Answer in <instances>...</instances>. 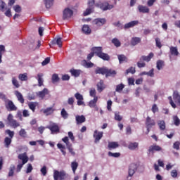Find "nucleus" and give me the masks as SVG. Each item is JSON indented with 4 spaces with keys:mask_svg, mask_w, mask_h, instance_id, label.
Returning a JSON list of instances; mask_svg holds the SVG:
<instances>
[{
    "mask_svg": "<svg viewBox=\"0 0 180 180\" xmlns=\"http://www.w3.org/2000/svg\"><path fill=\"white\" fill-rule=\"evenodd\" d=\"M95 74H101V75H105V78H108V77H115L117 72L116 70L109 69L106 67H97L95 70Z\"/></svg>",
    "mask_w": 180,
    "mask_h": 180,
    "instance_id": "1",
    "label": "nucleus"
},
{
    "mask_svg": "<svg viewBox=\"0 0 180 180\" xmlns=\"http://www.w3.org/2000/svg\"><path fill=\"white\" fill-rule=\"evenodd\" d=\"M153 57H154V53L153 52H150L148 56H142L139 58V61L137 62V67L139 68H144V67H146V63L144 61H146V63H150Z\"/></svg>",
    "mask_w": 180,
    "mask_h": 180,
    "instance_id": "2",
    "label": "nucleus"
},
{
    "mask_svg": "<svg viewBox=\"0 0 180 180\" xmlns=\"http://www.w3.org/2000/svg\"><path fill=\"white\" fill-rule=\"evenodd\" d=\"M69 175L64 170H53V179L54 180H65L68 178Z\"/></svg>",
    "mask_w": 180,
    "mask_h": 180,
    "instance_id": "3",
    "label": "nucleus"
},
{
    "mask_svg": "<svg viewBox=\"0 0 180 180\" xmlns=\"http://www.w3.org/2000/svg\"><path fill=\"white\" fill-rule=\"evenodd\" d=\"M87 5L88 8L83 13L84 16H88V15H91V13L94 12L95 6H98V4H95V0H88Z\"/></svg>",
    "mask_w": 180,
    "mask_h": 180,
    "instance_id": "4",
    "label": "nucleus"
},
{
    "mask_svg": "<svg viewBox=\"0 0 180 180\" xmlns=\"http://www.w3.org/2000/svg\"><path fill=\"white\" fill-rule=\"evenodd\" d=\"M72 15H74V11L69 8H66L63 11V20H66V19H70Z\"/></svg>",
    "mask_w": 180,
    "mask_h": 180,
    "instance_id": "5",
    "label": "nucleus"
},
{
    "mask_svg": "<svg viewBox=\"0 0 180 180\" xmlns=\"http://www.w3.org/2000/svg\"><path fill=\"white\" fill-rule=\"evenodd\" d=\"M137 168H139V165L136 163H132L129 165V176H133L134 174H136V171H137Z\"/></svg>",
    "mask_w": 180,
    "mask_h": 180,
    "instance_id": "6",
    "label": "nucleus"
},
{
    "mask_svg": "<svg viewBox=\"0 0 180 180\" xmlns=\"http://www.w3.org/2000/svg\"><path fill=\"white\" fill-rule=\"evenodd\" d=\"M6 108L8 112H13L18 110V107L15 105L13 101L9 100L7 103L6 104Z\"/></svg>",
    "mask_w": 180,
    "mask_h": 180,
    "instance_id": "7",
    "label": "nucleus"
},
{
    "mask_svg": "<svg viewBox=\"0 0 180 180\" xmlns=\"http://www.w3.org/2000/svg\"><path fill=\"white\" fill-rule=\"evenodd\" d=\"M93 136L95 139L94 143H98V141L103 137V132L95 130Z\"/></svg>",
    "mask_w": 180,
    "mask_h": 180,
    "instance_id": "8",
    "label": "nucleus"
},
{
    "mask_svg": "<svg viewBox=\"0 0 180 180\" xmlns=\"http://www.w3.org/2000/svg\"><path fill=\"white\" fill-rule=\"evenodd\" d=\"M148 151L154 153L155 151H162V148L157 144H153L149 147Z\"/></svg>",
    "mask_w": 180,
    "mask_h": 180,
    "instance_id": "9",
    "label": "nucleus"
},
{
    "mask_svg": "<svg viewBox=\"0 0 180 180\" xmlns=\"http://www.w3.org/2000/svg\"><path fill=\"white\" fill-rule=\"evenodd\" d=\"M51 131L52 134L54 133H58L60 131V127L57 125V124H52L47 127Z\"/></svg>",
    "mask_w": 180,
    "mask_h": 180,
    "instance_id": "10",
    "label": "nucleus"
},
{
    "mask_svg": "<svg viewBox=\"0 0 180 180\" xmlns=\"http://www.w3.org/2000/svg\"><path fill=\"white\" fill-rule=\"evenodd\" d=\"M173 100L177 106H180V95L178 91H174L173 92Z\"/></svg>",
    "mask_w": 180,
    "mask_h": 180,
    "instance_id": "11",
    "label": "nucleus"
},
{
    "mask_svg": "<svg viewBox=\"0 0 180 180\" xmlns=\"http://www.w3.org/2000/svg\"><path fill=\"white\" fill-rule=\"evenodd\" d=\"M98 103V97H95L93 100L90 101L89 102V108H95V110H99V108H98V105H96V103Z\"/></svg>",
    "mask_w": 180,
    "mask_h": 180,
    "instance_id": "12",
    "label": "nucleus"
},
{
    "mask_svg": "<svg viewBox=\"0 0 180 180\" xmlns=\"http://www.w3.org/2000/svg\"><path fill=\"white\" fill-rule=\"evenodd\" d=\"M94 25L96 26H103L106 23V19L105 18H96L93 21Z\"/></svg>",
    "mask_w": 180,
    "mask_h": 180,
    "instance_id": "13",
    "label": "nucleus"
},
{
    "mask_svg": "<svg viewBox=\"0 0 180 180\" xmlns=\"http://www.w3.org/2000/svg\"><path fill=\"white\" fill-rule=\"evenodd\" d=\"M145 124L146 127H153V126H155V121L151 119L150 116H148L146 117Z\"/></svg>",
    "mask_w": 180,
    "mask_h": 180,
    "instance_id": "14",
    "label": "nucleus"
},
{
    "mask_svg": "<svg viewBox=\"0 0 180 180\" xmlns=\"http://www.w3.org/2000/svg\"><path fill=\"white\" fill-rule=\"evenodd\" d=\"M91 51L94 53V54H96L97 57H99L100 55L103 53L102 46H94L91 48Z\"/></svg>",
    "mask_w": 180,
    "mask_h": 180,
    "instance_id": "15",
    "label": "nucleus"
},
{
    "mask_svg": "<svg viewBox=\"0 0 180 180\" xmlns=\"http://www.w3.org/2000/svg\"><path fill=\"white\" fill-rule=\"evenodd\" d=\"M139 25V20H133L131 21L124 25V29H130V27H134V26H137Z\"/></svg>",
    "mask_w": 180,
    "mask_h": 180,
    "instance_id": "16",
    "label": "nucleus"
},
{
    "mask_svg": "<svg viewBox=\"0 0 180 180\" xmlns=\"http://www.w3.org/2000/svg\"><path fill=\"white\" fill-rule=\"evenodd\" d=\"M100 8L102 9V11H108L110 9H113V5L109 4V3L105 2L103 3L100 5Z\"/></svg>",
    "mask_w": 180,
    "mask_h": 180,
    "instance_id": "17",
    "label": "nucleus"
},
{
    "mask_svg": "<svg viewBox=\"0 0 180 180\" xmlns=\"http://www.w3.org/2000/svg\"><path fill=\"white\" fill-rule=\"evenodd\" d=\"M138 11L141 12V13H150V8L146 6L139 5Z\"/></svg>",
    "mask_w": 180,
    "mask_h": 180,
    "instance_id": "18",
    "label": "nucleus"
},
{
    "mask_svg": "<svg viewBox=\"0 0 180 180\" xmlns=\"http://www.w3.org/2000/svg\"><path fill=\"white\" fill-rule=\"evenodd\" d=\"M51 44L52 45L57 44V46H58V47H60V49H61L63 47V41H61V37L55 38L53 40H52L51 41Z\"/></svg>",
    "mask_w": 180,
    "mask_h": 180,
    "instance_id": "19",
    "label": "nucleus"
},
{
    "mask_svg": "<svg viewBox=\"0 0 180 180\" xmlns=\"http://www.w3.org/2000/svg\"><path fill=\"white\" fill-rule=\"evenodd\" d=\"M15 95L20 103H25V98H23V95H22L21 92L19 91H15Z\"/></svg>",
    "mask_w": 180,
    "mask_h": 180,
    "instance_id": "20",
    "label": "nucleus"
},
{
    "mask_svg": "<svg viewBox=\"0 0 180 180\" xmlns=\"http://www.w3.org/2000/svg\"><path fill=\"white\" fill-rule=\"evenodd\" d=\"M18 158L22 161V164H26L29 161V158H27L26 153L18 155Z\"/></svg>",
    "mask_w": 180,
    "mask_h": 180,
    "instance_id": "21",
    "label": "nucleus"
},
{
    "mask_svg": "<svg viewBox=\"0 0 180 180\" xmlns=\"http://www.w3.org/2000/svg\"><path fill=\"white\" fill-rule=\"evenodd\" d=\"M70 72L71 75H72V77H75L76 78H77V77H79V75H81V72H82V71L81 70L71 69L70 70Z\"/></svg>",
    "mask_w": 180,
    "mask_h": 180,
    "instance_id": "22",
    "label": "nucleus"
},
{
    "mask_svg": "<svg viewBox=\"0 0 180 180\" xmlns=\"http://www.w3.org/2000/svg\"><path fill=\"white\" fill-rule=\"evenodd\" d=\"M37 96L43 99L46 95H49V89L44 88L42 91L37 93Z\"/></svg>",
    "mask_w": 180,
    "mask_h": 180,
    "instance_id": "23",
    "label": "nucleus"
},
{
    "mask_svg": "<svg viewBox=\"0 0 180 180\" xmlns=\"http://www.w3.org/2000/svg\"><path fill=\"white\" fill-rule=\"evenodd\" d=\"M105 88L106 86H105L103 80H100V82L97 83V90L98 92H102Z\"/></svg>",
    "mask_w": 180,
    "mask_h": 180,
    "instance_id": "24",
    "label": "nucleus"
},
{
    "mask_svg": "<svg viewBox=\"0 0 180 180\" xmlns=\"http://www.w3.org/2000/svg\"><path fill=\"white\" fill-rule=\"evenodd\" d=\"M117 58L120 64H122V63H127L129 61V59L124 54L117 55Z\"/></svg>",
    "mask_w": 180,
    "mask_h": 180,
    "instance_id": "25",
    "label": "nucleus"
},
{
    "mask_svg": "<svg viewBox=\"0 0 180 180\" xmlns=\"http://www.w3.org/2000/svg\"><path fill=\"white\" fill-rule=\"evenodd\" d=\"M86 120L85 116L84 115H77L76 122L77 124H81V123H84Z\"/></svg>",
    "mask_w": 180,
    "mask_h": 180,
    "instance_id": "26",
    "label": "nucleus"
},
{
    "mask_svg": "<svg viewBox=\"0 0 180 180\" xmlns=\"http://www.w3.org/2000/svg\"><path fill=\"white\" fill-rule=\"evenodd\" d=\"M170 53L172 56H179V52H178V47L171 46L170 47Z\"/></svg>",
    "mask_w": 180,
    "mask_h": 180,
    "instance_id": "27",
    "label": "nucleus"
},
{
    "mask_svg": "<svg viewBox=\"0 0 180 180\" xmlns=\"http://www.w3.org/2000/svg\"><path fill=\"white\" fill-rule=\"evenodd\" d=\"M108 147L109 150H115L119 147V143L117 142H109Z\"/></svg>",
    "mask_w": 180,
    "mask_h": 180,
    "instance_id": "28",
    "label": "nucleus"
},
{
    "mask_svg": "<svg viewBox=\"0 0 180 180\" xmlns=\"http://www.w3.org/2000/svg\"><path fill=\"white\" fill-rule=\"evenodd\" d=\"M128 148L129 150H136V148H139V143H137V142L129 143V144L128 146Z\"/></svg>",
    "mask_w": 180,
    "mask_h": 180,
    "instance_id": "29",
    "label": "nucleus"
},
{
    "mask_svg": "<svg viewBox=\"0 0 180 180\" xmlns=\"http://www.w3.org/2000/svg\"><path fill=\"white\" fill-rule=\"evenodd\" d=\"M98 57L104 61H109L110 60V56L108 53H105L103 52Z\"/></svg>",
    "mask_w": 180,
    "mask_h": 180,
    "instance_id": "30",
    "label": "nucleus"
},
{
    "mask_svg": "<svg viewBox=\"0 0 180 180\" xmlns=\"http://www.w3.org/2000/svg\"><path fill=\"white\" fill-rule=\"evenodd\" d=\"M45 6L47 9H50L54 4V0H44Z\"/></svg>",
    "mask_w": 180,
    "mask_h": 180,
    "instance_id": "31",
    "label": "nucleus"
},
{
    "mask_svg": "<svg viewBox=\"0 0 180 180\" xmlns=\"http://www.w3.org/2000/svg\"><path fill=\"white\" fill-rule=\"evenodd\" d=\"M43 73H39L37 75V80H38V86H43Z\"/></svg>",
    "mask_w": 180,
    "mask_h": 180,
    "instance_id": "32",
    "label": "nucleus"
},
{
    "mask_svg": "<svg viewBox=\"0 0 180 180\" xmlns=\"http://www.w3.org/2000/svg\"><path fill=\"white\" fill-rule=\"evenodd\" d=\"M140 41H141V39L139 37H133L131 40V46H137Z\"/></svg>",
    "mask_w": 180,
    "mask_h": 180,
    "instance_id": "33",
    "label": "nucleus"
},
{
    "mask_svg": "<svg viewBox=\"0 0 180 180\" xmlns=\"http://www.w3.org/2000/svg\"><path fill=\"white\" fill-rule=\"evenodd\" d=\"M71 168L73 174H75V172H77V169H78V163L77 161H73L71 162Z\"/></svg>",
    "mask_w": 180,
    "mask_h": 180,
    "instance_id": "34",
    "label": "nucleus"
},
{
    "mask_svg": "<svg viewBox=\"0 0 180 180\" xmlns=\"http://www.w3.org/2000/svg\"><path fill=\"white\" fill-rule=\"evenodd\" d=\"M12 143V138L6 137L4 139V146L6 148H9V146Z\"/></svg>",
    "mask_w": 180,
    "mask_h": 180,
    "instance_id": "35",
    "label": "nucleus"
},
{
    "mask_svg": "<svg viewBox=\"0 0 180 180\" xmlns=\"http://www.w3.org/2000/svg\"><path fill=\"white\" fill-rule=\"evenodd\" d=\"M158 125L159 127L160 130L164 131L165 130L166 126H165V121L164 120H160L158 122Z\"/></svg>",
    "mask_w": 180,
    "mask_h": 180,
    "instance_id": "36",
    "label": "nucleus"
},
{
    "mask_svg": "<svg viewBox=\"0 0 180 180\" xmlns=\"http://www.w3.org/2000/svg\"><path fill=\"white\" fill-rule=\"evenodd\" d=\"M53 112H54V108H53L52 107H49L44 110V113L46 115V116L52 115V113Z\"/></svg>",
    "mask_w": 180,
    "mask_h": 180,
    "instance_id": "37",
    "label": "nucleus"
},
{
    "mask_svg": "<svg viewBox=\"0 0 180 180\" xmlns=\"http://www.w3.org/2000/svg\"><path fill=\"white\" fill-rule=\"evenodd\" d=\"M82 32H84L85 34H91V30L88 25H84L82 27Z\"/></svg>",
    "mask_w": 180,
    "mask_h": 180,
    "instance_id": "38",
    "label": "nucleus"
},
{
    "mask_svg": "<svg viewBox=\"0 0 180 180\" xmlns=\"http://www.w3.org/2000/svg\"><path fill=\"white\" fill-rule=\"evenodd\" d=\"M52 83L57 84V82H60V77L58 74H53L51 77Z\"/></svg>",
    "mask_w": 180,
    "mask_h": 180,
    "instance_id": "39",
    "label": "nucleus"
},
{
    "mask_svg": "<svg viewBox=\"0 0 180 180\" xmlns=\"http://www.w3.org/2000/svg\"><path fill=\"white\" fill-rule=\"evenodd\" d=\"M111 42L112 44H114V46H115V47H120V46H122V43L120 41H119V39H117V38L112 39Z\"/></svg>",
    "mask_w": 180,
    "mask_h": 180,
    "instance_id": "40",
    "label": "nucleus"
},
{
    "mask_svg": "<svg viewBox=\"0 0 180 180\" xmlns=\"http://www.w3.org/2000/svg\"><path fill=\"white\" fill-rule=\"evenodd\" d=\"M57 147L61 151L62 154H63V155H65L67 154V152L65 151V146L62 145L61 143H58Z\"/></svg>",
    "mask_w": 180,
    "mask_h": 180,
    "instance_id": "41",
    "label": "nucleus"
},
{
    "mask_svg": "<svg viewBox=\"0 0 180 180\" xmlns=\"http://www.w3.org/2000/svg\"><path fill=\"white\" fill-rule=\"evenodd\" d=\"M19 136L20 137H22L23 139H26V137H27V132L26 131V130L25 129H21L19 131Z\"/></svg>",
    "mask_w": 180,
    "mask_h": 180,
    "instance_id": "42",
    "label": "nucleus"
},
{
    "mask_svg": "<svg viewBox=\"0 0 180 180\" xmlns=\"http://www.w3.org/2000/svg\"><path fill=\"white\" fill-rule=\"evenodd\" d=\"M18 79L20 81H27V73L20 74Z\"/></svg>",
    "mask_w": 180,
    "mask_h": 180,
    "instance_id": "43",
    "label": "nucleus"
},
{
    "mask_svg": "<svg viewBox=\"0 0 180 180\" xmlns=\"http://www.w3.org/2000/svg\"><path fill=\"white\" fill-rule=\"evenodd\" d=\"M28 106L32 112H34L36 110V107L37 106V103L31 102L28 104Z\"/></svg>",
    "mask_w": 180,
    "mask_h": 180,
    "instance_id": "44",
    "label": "nucleus"
},
{
    "mask_svg": "<svg viewBox=\"0 0 180 180\" xmlns=\"http://www.w3.org/2000/svg\"><path fill=\"white\" fill-rule=\"evenodd\" d=\"M9 124L12 127H13V129H16V127H19V126H20V124L19 122H18V121H16L15 120H14L13 121H11L9 123Z\"/></svg>",
    "mask_w": 180,
    "mask_h": 180,
    "instance_id": "45",
    "label": "nucleus"
},
{
    "mask_svg": "<svg viewBox=\"0 0 180 180\" xmlns=\"http://www.w3.org/2000/svg\"><path fill=\"white\" fill-rule=\"evenodd\" d=\"M163 65H164V61L163 60H159L157 61L156 67H157V69L159 71H160V70H161L162 68Z\"/></svg>",
    "mask_w": 180,
    "mask_h": 180,
    "instance_id": "46",
    "label": "nucleus"
},
{
    "mask_svg": "<svg viewBox=\"0 0 180 180\" xmlns=\"http://www.w3.org/2000/svg\"><path fill=\"white\" fill-rule=\"evenodd\" d=\"M5 133L9 136V139H13V136H15V131H11V129H6Z\"/></svg>",
    "mask_w": 180,
    "mask_h": 180,
    "instance_id": "47",
    "label": "nucleus"
},
{
    "mask_svg": "<svg viewBox=\"0 0 180 180\" xmlns=\"http://www.w3.org/2000/svg\"><path fill=\"white\" fill-rule=\"evenodd\" d=\"M124 89V84L121 83L117 85L115 91L116 92H122V91H123Z\"/></svg>",
    "mask_w": 180,
    "mask_h": 180,
    "instance_id": "48",
    "label": "nucleus"
},
{
    "mask_svg": "<svg viewBox=\"0 0 180 180\" xmlns=\"http://www.w3.org/2000/svg\"><path fill=\"white\" fill-rule=\"evenodd\" d=\"M60 115L63 119H68V112L65 110V108H63L61 110Z\"/></svg>",
    "mask_w": 180,
    "mask_h": 180,
    "instance_id": "49",
    "label": "nucleus"
},
{
    "mask_svg": "<svg viewBox=\"0 0 180 180\" xmlns=\"http://www.w3.org/2000/svg\"><path fill=\"white\" fill-rule=\"evenodd\" d=\"M108 157H113L114 158H119L120 157V153H112L108 152Z\"/></svg>",
    "mask_w": 180,
    "mask_h": 180,
    "instance_id": "50",
    "label": "nucleus"
},
{
    "mask_svg": "<svg viewBox=\"0 0 180 180\" xmlns=\"http://www.w3.org/2000/svg\"><path fill=\"white\" fill-rule=\"evenodd\" d=\"M6 6V4L4 3V1L0 0V11H1V12H5Z\"/></svg>",
    "mask_w": 180,
    "mask_h": 180,
    "instance_id": "51",
    "label": "nucleus"
},
{
    "mask_svg": "<svg viewBox=\"0 0 180 180\" xmlns=\"http://www.w3.org/2000/svg\"><path fill=\"white\" fill-rule=\"evenodd\" d=\"M136 68L134 67H130L129 69L126 70L125 74H135Z\"/></svg>",
    "mask_w": 180,
    "mask_h": 180,
    "instance_id": "52",
    "label": "nucleus"
},
{
    "mask_svg": "<svg viewBox=\"0 0 180 180\" xmlns=\"http://www.w3.org/2000/svg\"><path fill=\"white\" fill-rule=\"evenodd\" d=\"M115 120H117V122H122L123 120V117L120 115L119 112L115 113Z\"/></svg>",
    "mask_w": 180,
    "mask_h": 180,
    "instance_id": "53",
    "label": "nucleus"
},
{
    "mask_svg": "<svg viewBox=\"0 0 180 180\" xmlns=\"http://www.w3.org/2000/svg\"><path fill=\"white\" fill-rule=\"evenodd\" d=\"M62 141L66 144V147H68L71 145V143H70V139H68V136H65L62 139Z\"/></svg>",
    "mask_w": 180,
    "mask_h": 180,
    "instance_id": "54",
    "label": "nucleus"
},
{
    "mask_svg": "<svg viewBox=\"0 0 180 180\" xmlns=\"http://www.w3.org/2000/svg\"><path fill=\"white\" fill-rule=\"evenodd\" d=\"M12 84L15 88H19L20 86V84H19V82H18V79H16L15 77L12 78Z\"/></svg>",
    "mask_w": 180,
    "mask_h": 180,
    "instance_id": "55",
    "label": "nucleus"
},
{
    "mask_svg": "<svg viewBox=\"0 0 180 180\" xmlns=\"http://www.w3.org/2000/svg\"><path fill=\"white\" fill-rule=\"evenodd\" d=\"M173 120H174V123L175 126H179V124H180V120H179V118L176 115H174L173 117Z\"/></svg>",
    "mask_w": 180,
    "mask_h": 180,
    "instance_id": "56",
    "label": "nucleus"
},
{
    "mask_svg": "<svg viewBox=\"0 0 180 180\" xmlns=\"http://www.w3.org/2000/svg\"><path fill=\"white\" fill-rule=\"evenodd\" d=\"M168 100L169 101V103H170L171 106L174 109L176 108V104H175V103L174 102V100H172V96H169Z\"/></svg>",
    "mask_w": 180,
    "mask_h": 180,
    "instance_id": "57",
    "label": "nucleus"
},
{
    "mask_svg": "<svg viewBox=\"0 0 180 180\" xmlns=\"http://www.w3.org/2000/svg\"><path fill=\"white\" fill-rule=\"evenodd\" d=\"M15 165L11 166L9 172H8V176H13V174H15Z\"/></svg>",
    "mask_w": 180,
    "mask_h": 180,
    "instance_id": "58",
    "label": "nucleus"
},
{
    "mask_svg": "<svg viewBox=\"0 0 180 180\" xmlns=\"http://www.w3.org/2000/svg\"><path fill=\"white\" fill-rule=\"evenodd\" d=\"M89 94L90 96H91L92 98H98V96H96V90H95V89H91L89 91Z\"/></svg>",
    "mask_w": 180,
    "mask_h": 180,
    "instance_id": "59",
    "label": "nucleus"
},
{
    "mask_svg": "<svg viewBox=\"0 0 180 180\" xmlns=\"http://www.w3.org/2000/svg\"><path fill=\"white\" fill-rule=\"evenodd\" d=\"M156 47L161 49L162 47V44H161V39L160 38H155Z\"/></svg>",
    "mask_w": 180,
    "mask_h": 180,
    "instance_id": "60",
    "label": "nucleus"
},
{
    "mask_svg": "<svg viewBox=\"0 0 180 180\" xmlns=\"http://www.w3.org/2000/svg\"><path fill=\"white\" fill-rule=\"evenodd\" d=\"M75 97L76 98V99L77 101H84V96H82V94H81L79 93H76L75 94Z\"/></svg>",
    "mask_w": 180,
    "mask_h": 180,
    "instance_id": "61",
    "label": "nucleus"
},
{
    "mask_svg": "<svg viewBox=\"0 0 180 180\" xmlns=\"http://www.w3.org/2000/svg\"><path fill=\"white\" fill-rule=\"evenodd\" d=\"M66 147H67L68 150H69V153H70V154H72V155H75V152H74V149L72 148V144H70Z\"/></svg>",
    "mask_w": 180,
    "mask_h": 180,
    "instance_id": "62",
    "label": "nucleus"
},
{
    "mask_svg": "<svg viewBox=\"0 0 180 180\" xmlns=\"http://www.w3.org/2000/svg\"><path fill=\"white\" fill-rule=\"evenodd\" d=\"M179 146H180L179 141H176L173 144V148H174V150H179Z\"/></svg>",
    "mask_w": 180,
    "mask_h": 180,
    "instance_id": "63",
    "label": "nucleus"
},
{
    "mask_svg": "<svg viewBox=\"0 0 180 180\" xmlns=\"http://www.w3.org/2000/svg\"><path fill=\"white\" fill-rule=\"evenodd\" d=\"M152 112H153V113H156V112H158V107L157 106V104H153V105Z\"/></svg>",
    "mask_w": 180,
    "mask_h": 180,
    "instance_id": "64",
    "label": "nucleus"
}]
</instances>
